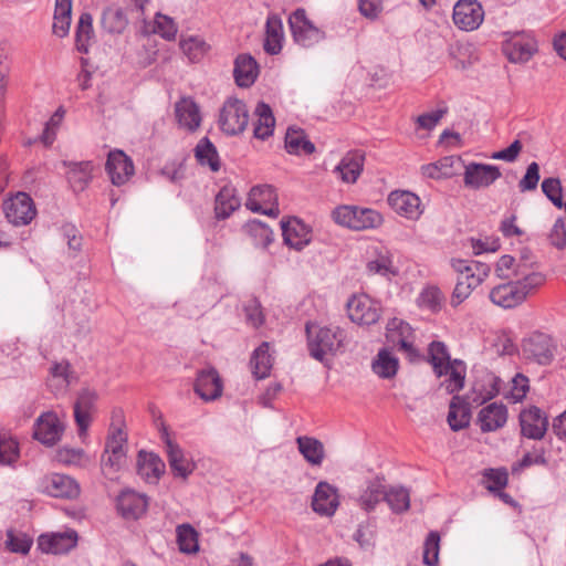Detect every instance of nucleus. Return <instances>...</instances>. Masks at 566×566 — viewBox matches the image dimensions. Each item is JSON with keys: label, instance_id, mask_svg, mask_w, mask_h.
Instances as JSON below:
<instances>
[{"label": "nucleus", "instance_id": "nucleus-19", "mask_svg": "<svg viewBox=\"0 0 566 566\" xmlns=\"http://www.w3.org/2000/svg\"><path fill=\"white\" fill-rule=\"evenodd\" d=\"M338 505L337 489L328 482H318L312 499L313 511L319 515L332 516Z\"/></svg>", "mask_w": 566, "mask_h": 566}, {"label": "nucleus", "instance_id": "nucleus-7", "mask_svg": "<svg viewBox=\"0 0 566 566\" xmlns=\"http://www.w3.org/2000/svg\"><path fill=\"white\" fill-rule=\"evenodd\" d=\"M348 317L359 325L376 324L380 317V306L366 294L353 295L347 304Z\"/></svg>", "mask_w": 566, "mask_h": 566}, {"label": "nucleus", "instance_id": "nucleus-49", "mask_svg": "<svg viewBox=\"0 0 566 566\" xmlns=\"http://www.w3.org/2000/svg\"><path fill=\"white\" fill-rule=\"evenodd\" d=\"M440 535L436 531H431L423 543V563L428 566H436L439 560Z\"/></svg>", "mask_w": 566, "mask_h": 566}, {"label": "nucleus", "instance_id": "nucleus-47", "mask_svg": "<svg viewBox=\"0 0 566 566\" xmlns=\"http://www.w3.org/2000/svg\"><path fill=\"white\" fill-rule=\"evenodd\" d=\"M476 286H479V279L473 277V274L459 276L452 293L451 305L458 306L461 304Z\"/></svg>", "mask_w": 566, "mask_h": 566}, {"label": "nucleus", "instance_id": "nucleus-35", "mask_svg": "<svg viewBox=\"0 0 566 566\" xmlns=\"http://www.w3.org/2000/svg\"><path fill=\"white\" fill-rule=\"evenodd\" d=\"M460 161L461 158L458 156H446L434 163L423 165L421 167V172L424 177L431 179L451 178L455 175V171L453 170L454 164Z\"/></svg>", "mask_w": 566, "mask_h": 566}, {"label": "nucleus", "instance_id": "nucleus-30", "mask_svg": "<svg viewBox=\"0 0 566 566\" xmlns=\"http://www.w3.org/2000/svg\"><path fill=\"white\" fill-rule=\"evenodd\" d=\"M284 39L282 20L276 14H270L265 23L264 51L270 55H276L282 50Z\"/></svg>", "mask_w": 566, "mask_h": 566}, {"label": "nucleus", "instance_id": "nucleus-13", "mask_svg": "<svg viewBox=\"0 0 566 566\" xmlns=\"http://www.w3.org/2000/svg\"><path fill=\"white\" fill-rule=\"evenodd\" d=\"M161 439L174 475L182 479L188 478L196 468L195 463L186 458L182 449L169 437L166 427L161 430Z\"/></svg>", "mask_w": 566, "mask_h": 566}, {"label": "nucleus", "instance_id": "nucleus-53", "mask_svg": "<svg viewBox=\"0 0 566 566\" xmlns=\"http://www.w3.org/2000/svg\"><path fill=\"white\" fill-rule=\"evenodd\" d=\"M19 457L18 442L7 434H0V463L12 464Z\"/></svg>", "mask_w": 566, "mask_h": 566}, {"label": "nucleus", "instance_id": "nucleus-33", "mask_svg": "<svg viewBox=\"0 0 566 566\" xmlns=\"http://www.w3.org/2000/svg\"><path fill=\"white\" fill-rule=\"evenodd\" d=\"M241 205L240 198L237 196L235 188L224 186L216 196L214 212L218 219H227Z\"/></svg>", "mask_w": 566, "mask_h": 566}, {"label": "nucleus", "instance_id": "nucleus-26", "mask_svg": "<svg viewBox=\"0 0 566 566\" xmlns=\"http://www.w3.org/2000/svg\"><path fill=\"white\" fill-rule=\"evenodd\" d=\"M281 229L284 242L295 250H302L311 241V235L305 224L296 218L287 221L282 220Z\"/></svg>", "mask_w": 566, "mask_h": 566}, {"label": "nucleus", "instance_id": "nucleus-56", "mask_svg": "<svg viewBox=\"0 0 566 566\" xmlns=\"http://www.w3.org/2000/svg\"><path fill=\"white\" fill-rule=\"evenodd\" d=\"M245 321L252 327L258 328L263 325L265 316L262 311L261 303L258 298H250L243 306Z\"/></svg>", "mask_w": 566, "mask_h": 566}, {"label": "nucleus", "instance_id": "nucleus-10", "mask_svg": "<svg viewBox=\"0 0 566 566\" xmlns=\"http://www.w3.org/2000/svg\"><path fill=\"white\" fill-rule=\"evenodd\" d=\"M3 211L8 221L14 226L30 223L36 213L31 197L24 192H19L15 197L6 200Z\"/></svg>", "mask_w": 566, "mask_h": 566}, {"label": "nucleus", "instance_id": "nucleus-50", "mask_svg": "<svg viewBox=\"0 0 566 566\" xmlns=\"http://www.w3.org/2000/svg\"><path fill=\"white\" fill-rule=\"evenodd\" d=\"M442 302L443 295L436 286H428L423 289L418 297L419 306L433 313L440 311Z\"/></svg>", "mask_w": 566, "mask_h": 566}, {"label": "nucleus", "instance_id": "nucleus-14", "mask_svg": "<svg viewBox=\"0 0 566 566\" xmlns=\"http://www.w3.org/2000/svg\"><path fill=\"white\" fill-rule=\"evenodd\" d=\"M193 390L205 401H213L220 398L223 391V384L217 369L208 367L199 370Z\"/></svg>", "mask_w": 566, "mask_h": 566}, {"label": "nucleus", "instance_id": "nucleus-24", "mask_svg": "<svg viewBox=\"0 0 566 566\" xmlns=\"http://www.w3.org/2000/svg\"><path fill=\"white\" fill-rule=\"evenodd\" d=\"M175 114L179 126L195 132L201 123L200 109L191 97H182L175 104Z\"/></svg>", "mask_w": 566, "mask_h": 566}, {"label": "nucleus", "instance_id": "nucleus-11", "mask_svg": "<svg viewBox=\"0 0 566 566\" xmlns=\"http://www.w3.org/2000/svg\"><path fill=\"white\" fill-rule=\"evenodd\" d=\"M464 168L463 182L471 189L486 188L502 176L499 167L494 165L470 163Z\"/></svg>", "mask_w": 566, "mask_h": 566}, {"label": "nucleus", "instance_id": "nucleus-27", "mask_svg": "<svg viewBox=\"0 0 566 566\" xmlns=\"http://www.w3.org/2000/svg\"><path fill=\"white\" fill-rule=\"evenodd\" d=\"M387 488L384 484V478L376 476L367 481L366 488L357 499L358 505L366 512H371L386 499Z\"/></svg>", "mask_w": 566, "mask_h": 566}, {"label": "nucleus", "instance_id": "nucleus-1", "mask_svg": "<svg viewBox=\"0 0 566 566\" xmlns=\"http://www.w3.org/2000/svg\"><path fill=\"white\" fill-rule=\"evenodd\" d=\"M515 279L493 287L490 292L491 302L503 308L515 307L545 282L541 272H527L524 265L516 268Z\"/></svg>", "mask_w": 566, "mask_h": 566}, {"label": "nucleus", "instance_id": "nucleus-43", "mask_svg": "<svg viewBox=\"0 0 566 566\" xmlns=\"http://www.w3.org/2000/svg\"><path fill=\"white\" fill-rule=\"evenodd\" d=\"M398 364V359L387 348H382L378 352L371 367L379 377L391 378L397 374Z\"/></svg>", "mask_w": 566, "mask_h": 566}, {"label": "nucleus", "instance_id": "nucleus-44", "mask_svg": "<svg viewBox=\"0 0 566 566\" xmlns=\"http://www.w3.org/2000/svg\"><path fill=\"white\" fill-rule=\"evenodd\" d=\"M385 502L396 514H401L410 507V493L403 486H390L386 491Z\"/></svg>", "mask_w": 566, "mask_h": 566}, {"label": "nucleus", "instance_id": "nucleus-41", "mask_svg": "<svg viewBox=\"0 0 566 566\" xmlns=\"http://www.w3.org/2000/svg\"><path fill=\"white\" fill-rule=\"evenodd\" d=\"M269 343H262L251 357L252 373L255 378L263 379L270 375L272 368V357L269 354Z\"/></svg>", "mask_w": 566, "mask_h": 566}, {"label": "nucleus", "instance_id": "nucleus-42", "mask_svg": "<svg viewBox=\"0 0 566 566\" xmlns=\"http://www.w3.org/2000/svg\"><path fill=\"white\" fill-rule=\"evenodd\" d=\"M429 363L432 365L433 371L437 377H442L444 371L442 368L449 363H453L451 359L448 347L444 343L433 340L430 343L428 348Z\"/></svg>", "mask_w": 566, "mask_h": 566}, {"label": "nucleus", "instance_id": "nucleus-22", "mask_svg": "<svg viewBox=\"0 0 566 566\" xmlns=\"http://www.w3.org/2000/svg\"><path fill=\"white\" fill-rule=\"evenodd\" d=\"M43 490L53 497L74 499L80 493L76 481L67 475L53 473L43 479Z\"/></svg>", "mask_w": 566, "mask_h": 566}, {"label": "nucleus", "instance_id": "nucleus-16", "mask_svg": "<svg viewBox=\"0 0 566 566\" xmlns=\"http://www.w3.org/2000/svg\"><path fill=\"white\" fill-rule=\"evenodd\" d=\"M105 169L115 186L124 185L135 171L133 160L118 149L109 151Z\"/></svg>", "mask_w": 566, "mask_h": 566}, {"label": "nucleus", "instance_id": "nucleus-39", "mask_svg": "<svg viewBox=\"0 0 566 566\" xmlns=\"http://www.w3.org/2000/svg\"><path fill=\"white\" fill-rule=\"evenodd\" d=\"M444 375L449 377L441 384L448 394H454L460 391L464 386L465 379V365L460 359H453V363H449L442 368Z\"/></svg>", "mask_w": 566, "mask_h": 566}, {"label": "nucleus", "instance_id": "nucleus-4", "mask_svg": "<svg viewBox=\"0 0 566 566\" xmlns=\"http://www.w3.org/2000/svg\"><path fill=\"white\" fill-rule=\"evenodd\" d=\"M289 25L293 40L302 48H313L325 40L326 33L311 21L303 8L296 9L289 17Z\"/></svg>", "mask_w": 566, "mask_h": 566}, {"label": "nucleus", "instance_id": "nucleus-12", "mask_svg": "<svg viewBox=\"0 0 566 566\" xmlns=\"http://www.w3.org/2000/svg\"><path fill=\"white\" fill-rule=\"evenodd\" d=\"M98 395L96 390L88 387L82 388L74 402V419L78 428V436L83 437L92 422V413L95 411V406Z\"/></svg>", "mask_w": 566, "mask_h": 566}, {"label": "nucleus", "instance_id": "nucleus-57", "mask_svg": "<svg viewBox=\"0 0 566 566\" xmlns=\"http://www.w3.org/2000/svg\"><path fill=\"white\" fill-rule=\"evenodd\" d=\"M177 31L178 28L171 18L161 13L156 14L155 32L161 38L168 41L175 40Z\"/></svg>", "mask_w": 566, "mask_h": 566}, {"label": "nucleus", "instance_id": "nucleus-46", "mask_svg": "<svg viewBox=\"0 0 566 566\" xmlns=\"http://www.w3.org/2000/svg\"><path fill=\"white\" fill-rule=\"evenodd\" d=\"M177 542L179 549L186 554L198 552V533L189 524H182L177 527Z\"/></svg>", "mask_w": 566, "mask_h": 566}, {"label": "nucleus", "instance_id": "nucleus-60", "mask_svg": "<svg viewBox=\"0 0 566 566\" xmlns=\"http://www.w3.org/2000/svg\"><path fill=\"white\" fill-rule=\"evenodd\" d=\"M53 379H59L61 387L66 389L71 384L72 370L69 361L54 363L50 369Z\"/></svg>", "mask_w": 566, "mask_h": 566}, {"label": "nucleus", "instance_id": "nucleus-3", "mask_svg": "<svg viewBox=\"0 0 566 566\" xmlns=\"http://www.w3.org/2000/svg\"><path fill=\"white\" fill-rule=\"evenodd\" d=\"M332 218L337 224L355 231L376 229L384 221L381 214L374 209L347 205L336 207Z\"/></svg>", "mask_w": 566, "mask_h": 566}, {"label": "nucleus", "instance_id": "nucleus-9", "mask_svg": "<svg viewBox=\"0 0 566 566\" xmlns=\"http://www.w3.org/2000/svg\"><path fill=\"white\" fill-rule=\"evenodd\" d=\"M454 24L464 31L476 30L484 19V10L478 0H458L453 7Z\"/></svg>", "mask_w": 566, "mask_h": 566}, {"label": "nucleus", "instance_id": "nucleus-29", "mask_svg": "<svg viewBox=\"0 0 566 566\" xmlns=\"http://www.w3.org/2000/svg\"><path fill=\"white\" fill-rule=\"evenodd\" d=\"M364 160L365 155L361 151H349L342 158L335 171L344 182L354 184L363 171Z\"/></svg>", "mask_w": 566, "mask_h": 566}, {"label": "nucleus", "instance_id": "nucleus-63", "mask_svg": "<svg viewBox=\"0 0 566 566\" xmlns=\"http://www.w3.org/2000/svg\"><path fill=\"white\" fill-rule=\"evenodd\" d=\"M125 459L126 458L124 457H119L114 453H106V451H104L101 459V467L104 474L109 475L118 472Z\"/></svg>", "mask_w": 566, "mask_h": 566}, {"label": "nucleus", "instance_id": "nucleus-8", "mask_svg": "<svg viewBox=\"0 0 566 566\" xmlns=\"http://www.w3.org/2000/svg\"><path fill=\"white\" fill-rule=\"evenodd\" d=\"M522 350L526 359L548 365L554 358L555 345L549 335L537 332L523 340Z\"/></svg>", "mask_w": 566, "mask_h": 566}, {"label": "nucleus", "instance_id": "nucleus-59", "mask_svg": "<svg viewBox=\"0 0 566 566\" xmlns=\"http://www.w3.org/2000/svg\"><path fill=\"white\" fill-rule=\"evenodd\" d=\"M539 181V166L537 163H531L527 168L524 177L518 182V188L521 192L532 191L537 188V184Z\"/></svg>", "mask_w": 566, "mask_h": 566}, {"label": "nucleus", "instance_id": "nucleus-28", "mask_svg": "<svg viewBox=\"0 0 566 566\" xmlns=\"http://www.w3.org/2000/svg\"><path fill=\"white\" fill-rule=\"evenodd\" d=\"M259 75V65L250 54H240L234 61L233 76L240 87H250Z\"/></svg>", "mask_w": 566, "mask_h": 566}, {"label": "nucleus", "instance_id": "nucleus-37", "mask_svg": "<svg viewBox=\"0 0 566 566\" xmlns=\"http://www.w3.org/2000/svg\"><path fill=\"white\" fill-rule=\"evenodd\" d=\"M193 151L200 166H208L214 172L220 169L221 165L217 148L208 137L201 138Z\"/></svg>", "mask_w": 566, "mask_h": 566}, {"label": "nucleus", "instance_id": "nucleus-64", "mask_svg": "<svg viewBox=\"0 0 566 566\" xmlns=\"http://www.w3.org/2000/svg\"><path fill=\"white\" fill-rule=\"evenodd\" d=\"M549 241L557 249L566 247V227L562 218L557 219L549 232Z\"/></svg>", "mask_w": 566, "mask_h": 566}, {"label": "nucleus", "instance_id": "nucleus-40", "mask_svg": "<svg viewBox=\"0 0 566 566\" xmlns=\"http://www.w3.org/2000/svg\"><path fill=\"white\" fill-rule=\"evenodd\" d=\"M300 453L312 465H321L324 459L323 443L311 437H298L296 439Z\"/></svg>", "mask_w": 566, "mask_h": 566}, {"label": "nucleus", "instance_id": "nucleus-25", "mask_svg": "<svg viewBox=\"0 0 566 566\" xmlns=\"http://www.w3.org/2000/svg\"><path fill=\"white\" fill-rule=\"evenodd\" d=\"M164 472L165 463L157 454L144 450L138 452L137 473L142 479L148 483H157Z\"/></svg>", "mask_w": 566, "mask_h": 566}, {"label": "nucleus", "instance_id": "nucleus-45", "mask_svg": "<svg viewBox=\"0 0 566 566\" xmlns=\"http://www.w3.org/2000/svg\"><path fill=\"white\" fill-rule=\"evenodd\" d=\"M93 35V17L88 12H83L80 17L76 28L75 42L78 52H88V42Z\"/></svg>", "mask_w": 566, "mask_h": 566}, {"label": "nucleus", "instance_id": "nucleus-54", "mask_svg": "<svg viewBox=\"0 0 566 566\" xmlns=\"http://www.w3.org/2000/svg\"><path fill=\"white\" fill-rule=\"evenodd\" d=\"M32 539L25 534L17 535L13 530H8L6 546L12 553L28 554Z\"/></svg>", "mask_w": 566, "mask_h": 566}, {"label": "nucleus", "instance_id": "nucleus-58", "mask_svg": "<svg viewBox=\"0 0 566 566\" xmlns=\"http://www.w3.org/2000/svg\"><path fill=\"white\" fill-rule=\"evenodd\" d=\"M367 269L370 273L380 275H395L397 271L394 268L392 260L388 254H379L377 259L367 263Z\"/></svg>", "mask_w": 566, "mask_h": 566}, {"label": "nucleus", "instance_id": "nucleus-18", "mask_svg": "<svg viewBox=\"0 0 566 566\" xmlns=\"http://www.w3.org/2000/svg\"><path fill=\"white\" fill-rule=\"evenodd\" d=\"M521 433L534 440L542 439L548 427V419L542 410L535 406L520 413Z\"/></svg>", "mask_w": 566, "mask_h": 566}, {"label": "nucleus", "instance_id": "nucleus-5", "mask_svg": "<svg viewBox=\"0 0 566 566\" xmlns=\"http://www.w3.org/2000/svg\"><path fill=\"white\" fill-rule=\"evenodd\" d=\"M502 43L504 55L512 63H526L537 52V41L525 31L506 32Z\"/></svg>", "mask_w": 566, "mask_h": 566}, {"label": "nucleus", "instance_id": "nucleus-55", "mask_svg": "<svg viewBox=\"0 0 566 566\" xmlns=\"http://www.w3.org/2000/svg\"><path fill=\"white\" fill-rule=\"evenodd\" d=\"M248 232L254 237L258 244L268 247L273 241L272 230L259 220H252L245 226Z\"/></svg>", "mask_w": 566, "mask_h": 566}, {"label": "nucleus", "instance_id": "nucleus-52", "mask_svg": "<svg viewBox=\"0 0 566 566\" xmlns=\"http://www.w3.org/2000/svg\"><path fill=\"white\" fill-rule=\"evenodd\" d=\"M483 479L486 489L490 492L495 493L496 491L503 490L509 481V474L506 469H488L483 473Z\"/></svg>", "mask_w": 566, "mask_h": 566}, {"label": "nucleus", "instance_id": "nucleus-21", "mask_svg": "<svg viewBox=\"0 0 566 566\" xmlns=\"http://www.w3.org/2000/svg\"><path fill=\"white\" fill-rule=\"evenodd\" d=\"M387 201L395 212L408 219H418L421 214L420 198L410 191L395 190Z\"/></svg>", "mask_w": 566, "mask_h": 566}, {"label": "nucleus", "instance_id": "nucleus-36", "mask_svg": "<svg viewBox=\"0 0 566 566\" xmlns=\"http://www.w3.org/2000/svg\"><path fill=\"white\" fill-rule=\"evenodd\" d=\"M285 149L292 155H311L315 151V146L307 139L304 130L290 127L285 134Z\"/></svg>", "mask_w": 566, "mask_h": 566}, {"label": "nucleus", "instance_id": "nucleus-34", "mask_svg": "<svg viewBox=\"0 0 566 566\" xmlns=\"http://www.w3.org/2000/svg\"><path fill=\"white\" fill-rule=\"evenodd\" d=\"M254 114L258 117L253 130L254 137L264 140L273 134L275 118L271 107L264 102L258 103Z\"/></svg>", "mask_w": 566, "mask_h": 566}, {"label": "nucleus", "instance_id": "nucleus-6", "mask_svg": "<svg viewBox=\"0 0 566 566\" xmlns=\"http://www.w3.org/2000/svg\"><path fill=\"white\" fill-rule=\"evenodd\" d=\"M249 123V112L247 105L238 98H229L223 104L220 112L219 125L227 135H238L242 133Z\"/></svg>", "mask_w": 566, "mask_h": 566}, {"label": "nucleus", "instance_id": "nucleus-51", "mask_svg": "<svg viewBox=\"0 0 566 566\" xmlns=\"http://www.w3.org/2000/svg\"><path fill=\"white\" fill-rule=\"evenodd\" d=\"M180 48L190 61L197 62L208 51L209 45L198 36H190L180 42Z\"/></svg>", "mask_w": 566, "mask_h": 566}, {"label": "nucleus", "instance_id": "nucleus-15", "mask_svg": "<svg viewBox=\"0 0 566 566\" xmlns=\"http://www.w3.org/2000/svg\"><path fill=\"white\" fill-rule=\"evenodd\" d=\"M118 514L125 520H138L148 509V497L133 490H124L116 500Z\"/></svg>", "mask_w": 566, "mask_h": 566}, {"label": "nucleus", "instance_id": "nucleus-20", "mask_svg": "<svg viewBox=\"0 0 566 566\" xmlns=\"http://www.w3.org/2000/svg\"><path fill=\"white\" fill-rule=\"evenodd\" d=\"M77 533L67 531L62 533L42 534L39 536V548L48 554H65L76 546Z\"/></svg>", "mask_w": 566, "mask_h": 566}, {"label": "nucleus", "instance_id": "nucleus-17", "mask_svg": "<svg viewBox=\"0 0 566 566\" xmlns=\"http://www.w3.org/2000/svg\"><path fill=\"white\" fill-rule=\"evenodd\" d=\"M62 432L63 426L56 413L48 411L36 419L33 437L45 446H53L61 439Z\"/></svg>", "mask_w": 566, "mask_h": 566}, {"label": "nucleus", "instance_id": "nucleus-48", "mask_svg": "<svg viewBox=\"0 0 566 566\" xmlns=\"http://www.w3.org/2000/svg\"><path fill=\"white\" fill-rule=\"evenodd\" d=\"M127 434L122 428H112L105 443L106 453H114L126 458Z\"/></svg>", "mask_w": 566, "mask_h": 566}, {"label": "nucleus", "instance_id": "nucleus-32", "mask_svg": "<svg viewBox=\"0 0 566 566\" xmlns=\"http://www.w3.org/2000/svg\"><path fill=\"white\" fill-rule=\"evenodd\" d=\"M93 165L91 161L69 163L66 178L73 191L81 192L92 180Z\"/></svg>", "mask_w": 566, "mask_h": 566}, {"label": "nucleus", "instance_id": "nucleus-23", "mask_svg": "<svg viewBox=\"0 0 566 566\" xmlns=\"http://www.w3.org/2000/svg\"><path fill=\"white\" fill-rule=\"evenodd\" d=\"M507 421V408L502 402H492L483 407L478 415V423L482 432L501 429Z\"/></svg>", "mask_w": 566, "mask_h": 566}, {"label": "nucleus", "instance_id": "nucleus-2", "mask_svg": "<svg viewBox=\"0 0 566 566\" xmlns=\"http://www.w3.org/2000/svg\"><path fill=\"white\" fill-rule=\"evenodd\" d=\"M306 332L310 354L316 360L324 361L327 355L335 356L343 352L346 334L340 327H322L313 336L310 325L306 324Z\"/></svg>", "mask_w": 566, "mask_h": 566}, {"label": "nucleus", "instance_id": "nucleus-62", "mask_svg": "<svg viewBox=\"0 0 566 566\" xmlns=\"http://www.w3.org/2000/svg\"><path fill=\"white\" fill-rule=\"evenodd\" d=\"M83 457L84 451L82 449L66 447L60 448L55 454L56 461L63 464H78Z\"/></svg>", "mask_w": 566, "mask_h": 566}, {"label": "nucleus", "instance_id": "nucleus-38", "mask_svg": "<svg viewBox=\"0 0 566 566\" xmlns=\"http://www.w3.org/2000/svg\"><path fill=\"white\" fill-rule=\"evenodd\" d=\"M101 24L109 34H120L128 24V19L119 7H108L103 10Z\"/></svg>", "mask_w": 566, "mask_h": 566}, {"label": "nucleus", "instance_id": "nucleus-61", "mask_svg": "<svg viewBox=\"0 0 566 566\" xmlns=\"http://www.w3.org/2000/svg\"><path fill=\"white\" fill-rule=\"evenodd\" d=\"M448 108H439L433 112L421 114L417 117L416 123L419 128L431 130L439 120L447 114Z\"/></svg>", "mask_w": 566, "mask_h": 566}, {"label": "nucleus", "instance_id": "nucleus-31", "mask_svg": "<svg viewBox=\"0 0 566 566\" xmlns=\"http://www.w3.org/2000/svg\"><path fill=\"white\" fill-rule=\"evenodd\" d=\"M448 423L453 431H460L470 424L471 407L460 396H453L449 406Z\"/></svg>", "mask_w": 566, "mask_h": 566}]
</instances>
